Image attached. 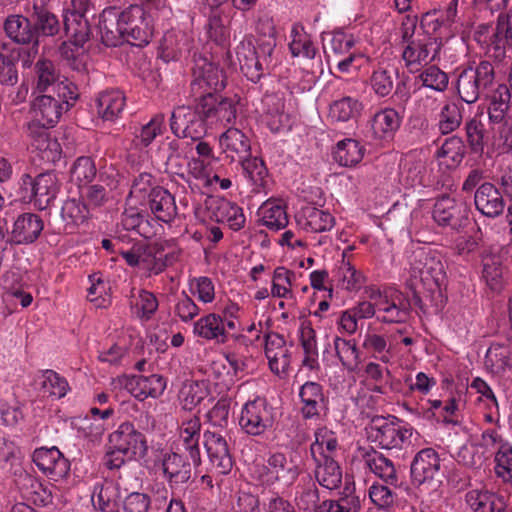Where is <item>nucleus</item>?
I'll list each match as a JSON object with an SVG mask.
<instances>
[{
	"instance_id": "nucleus-33",
	"label": "nucleus",
	"mask_w": 512,
	"mask_h": 512,
	"mask_svg": "<svg viewBox=\"0 0 512 512\" xmlns=\"http://www.w3.org/2000/svg\"><path fill=\"white\" fill-rule=\"evenodd\" d=\"M97 114L104 121L114 122L122 116L126 106V97L119 89H106L95 98Z\"/></svg>"
},
{
	"instance_id": "nucleus-3",
	"label": "nucleus",
	"mask_w": 512,
	"mask_h": 512,
	"mask_svg": "<svg viewBox=\"0 0 512 512\" xmlns=\"http://www.w3.org/2000/svg\"><path fill=\"white\" fill-rule=\"evenodd\" d=\"M367 430L368 439L387 450L403 449L413 435V428L396 417L375 416Z\"/></svg>"
},
{
	"instance_id": "nucleus-22",
	"label": "nucleus",
	"mask_w": 512,
	"mask_h": 512,
	"mask_svg": "<svg viewBox=\"0 0 512 512\" xmlns=\"http://www.w3.org/2000/svg\"><path fill=\"white\" fill-rule=\"evenodd\" d=\"M26 13L31 16L37 45L41 38L55 37L60 33L62 23L59 17L42 0H33L31 9H26Z\"/></svg>"
},
{
	"instance_id": "nucleus-55",
	"label": "nucleus",
	"mask_w": 512,
	"mask_h": 512,
	"mask_svg": "<svg viewBox=\"0 0 512 512\" xmlns=\"http://www.w3.org/2000/svg\"><path fill=\"white\" fill-rule=\"evenodd\" d=\"M363 376L371 384L370 390L374 393L385 395L391 388V372L378 362H367L363 367Z\"/></svg>"
},
{
	"instance_id": "nucleus-23",
	"label": "nucleus",
	"mask_w": 512,
	"mask_h": 512,
	"mask_svg": "<svg viewBox=\"0 0 512 512\" xmlns=\"http://www.w3.org/2000/svg\"><path fill=\"white\" fill-rule=\"evenodd\" d=\"M203 437L204 447L212 467L219 474H228L233 467V459L224 436L219 432L207 430Z\"/></svg>"
},
{
	"instance_id": "nucleus-10",
	"label": "nucleus",
	"mask_w": 512,
	"mask_h": 512,
	"mask_svg": "<svg viewBox=\"0 0 512 512\" xmlns=\"http://www.w3.org/2000/svg\"><path fill=\"white\" fill-rule=\"evenodd\" d=\"M21 189L26 192L23 199H29L40 210L46 209L56 198L59 191L58 180L53 173H42L36 178L25 174L21 177Z\"/></svg>"
},
{
	"instance_id": "nucleus-44",
	"label": "nucleus",
	"mask_w": 512,
	"mask_h": 512,
	"mask_svg": "<svg viewBox=\"0 0 512 512\" xmlns=\"http://www.w3.org/2000/svg\"><path fill=\"white\" fill-rule=\"evenodd\" d=\"M314 441L310 445L312 460H323L334 458L339 449L336 434L327 427H318L314 432Z\"/></svg>"
},
{
	"instance_id": "nucleus-36",
	"label": "nucleus",
	"mask_w": 512,
	"mask_h": 512,
	"mask_svg": "<svg viewBox=\"0 0 512 512\" xmlns=\"http://www.w3.org/2000/svg\"><path fill=\"white\" fill-rule=\"evenodd\" d=\"M120 487L113 480L104 479L93 486L92 503L102 512H118Z\"/></svg>"
},
{
	"instance_id": "nucleus-17",
	"label": "nucleus",
	"mask_w": 512,
	"mask_h": 512,
	"mask_svg": "<svg viewBox=\"0 0 512 512\" xmlns=\"http://www.w3.org/2000/svg\"><path fill=\"white\" fill-rule=\"evenodd\" d=\"M109 444L112 449L133 457H143L148 450L145 436L130 422H123L109 435Z\"/></svg>"
},
{
	"instance_id": "nucleus-60",
	"label": "nucleus",
	"mask_w": 512,
	"mask_h": 512,
	"mask_svg": "<svg viewBox=\"0 0 512 512\" xmlns=\"http://www.w3.org/2000/svg\"><path fill=\"white\" fill-rule=\"evenodd\" d=\"M397 76V68L392 66H379L372 71L369 78L370 88L377 97H388L394 89V81Z\"/></svg>"
},
{
	"instance_id": "nucleus-49",
	"label": "nucleus",
	"mask_w": 512,
	"mask_h": 512,
	"mask_svg": "<svg viewBox=\"0 0 512 512\" xmlns=\"http://www.w3.org/2000/svg\"><path fill=\"white\" fill-rule=\"evenodd\" d=\"M365 147L356 139L346 138L339 141L332 156L340 166L353 167L363 159Z\"/></svg>"
},
{
	"instance_id": "nucleus-53",
	"label": "nucleus",
	"mask_w": 512,
	"mask_h": 512,
	"mask_svg": "<svg viewBox=\"0 0 512 512\" xmlns=\"http://www.w3.org/2000/svg\"><path fill=\"white\" fill-rule=\"evenodd\" d=\"M290 37L289 50L293 57H303L309 60L315 59L318 49L302 25L298 23L293 24Z\"/></svg>"
},
{
	"instance_id": "nucleus-11",
	"label": "nucleus",
	"mask_w": 512,
	"mask_h": 512,
	"mask_svg": "<svg viewBox=\"0 0 512 512\" xmlns=\"http://www.w3.org/2000/svg\"><path fill=\"white\" fill-rule=\"evenodd\" d=\"M442 40L439 37L422 34L412 39L405 47L402 57L410 72L420 66H426L435 61L441 50Z\"/></svg>"
},
{
	"instance_id": "nucleus-34",
	"label": "nucleus",
	"mask_w": 512,
	"mask_h": 512,
	"mask_svg": "<svg viewBox=\"0 0 512 512\" xmlns=\"http://www.w3.org/2000/svg\"><path fill=\"white\" fill-rule=\"evenodd\" d=\"M465 502L472 512H507L503 496L487 489H472L465 495Z\"/></svg>"
},
{
	"instance_id": "nucleus-7",
	"label": "nucleus",
	"mask_w": 512,
	"mask_h": 512,
	"mask_svg": "<svg viewBox=\"0 0 512 512\" xmlns=\"http://www.w3.org/2000/svg\"><path fill=\"white\" fill-rule=\"evenodd\" d=\"M191 91L196 100L205 95H214L226 86V75L218 64L195 53L193 56Z\"/></svg>"
},
{
	"instance_id": "nucleus-32",
	"label": "nucleus",
	"mask_w": 512,
	"mask_h": 512,
	"mask_svg": "<svg viewBox=\"0 0 512 512\" xmlns=\"http://www.w3.org/2000/svg\"><path fill=\"white\" fill-rule=\"evenodd\" d=\"M183 453L177 450L163 457V476L171 487L185 484L191 478V463Z\"/></svg>"
},
{
	"instance_id": "nucleus-48",
	"label": "nucleus",
	"mask_w": 512,
	"mask_h": 512,
	"mask_svg": "<svg viewBox=\"0 0 512 512\" xmlns=\"http://www.w3.org/2000/svg\"><path fill=\"white\" fill-rule=\"evenodd\" d=\"M335 278L338 286L349 292L359 291L367 280L362 271L358 270L349 259H346V252H343V258L337 267Z\"/></svg>"
},
{
	"instance_id": "nucleus-6",
	"label": "nucleus",
	"mask_w": 512,
	"mask_h": 512,
	"mask_svg": "<svg viewBox=\"0 0 512 512\" xmlns=\"http://www.w3.org/2000/svg\"><path fill=\"white\" fill-rule=\"evenodd\" d=\"M32 95L54 93L66 99H78L79 89L75 83L61 77L55 64L48 59H39L33 68Z\"/></svg>"
},
{
	"instance_id": "nucleus-16",
	"label": "nucleus",
	"mask_w": 512,
	"mask_h": 512,
	"mask_svg": "<svg viewBox=\"0 0 512 512\" xmlns=\"http://www.w3.org/2000/svg\"><path fill=\"white\" fill-rule=\"evenodd\" d=\"M411 268L414 276H418L430 290L436 288L439 291L445 279L444 265L439 258L418 249L413 252Z\"/></svg>"
},
{
	"instance_id": "nucleus-2",
	"label": "nucleus",
	"mask_w": 512,
	"mask_h": 512,
	"mask_svg": "<svg viewBox=\"0 0 512 512\" xmlns=\"http://www.w3.org/2000/svg\"><path fill=\"white\" fill-rule=\"evenodd\" d=\"M494 66L489 61H481L476 66L463 68L457 77L456 89L460 99L473 104L491 91L494 85Z\"/></svg>"
},
{
	"instance_id": "nucleus-18",
	"label": "nucleus",
	"mask_w": 512,
	"mask_h": 512,
	"mask_svg": "<svg viewBox=\"0 0 512 512\" xmlns=\"http://www.w3.org/2000/svg\"><path fill=\"white\" fill-rule=\"evenodd\" d=\"M32 460L37 468L50 480L59 481L69 475L70 462L55 446L35 449Z\"/></svg>"
},
{
	"instance_id": "nucleus-24",
	"label": "nucleus",
	"mask_w": 512,
	"mask_h": 512,
	"mask_svg": "<svg viewBox=\"0 0 512 512\" xmlns=\"http://www.w3.org/2000/svg\"><path fill=\"white\" fill-rule=\"evenodd\" d=\"M265 356L270 370L276 374H287L291 364V352L283 335L269 332L265 335Z\"/></svg>"
},
{
	"instance_id": "nucleus-37",
	"label": "nucleus",
	"mask_w": 512,
	"mask_h": 512,
	"mask_svg": "<svg viewBox=\"0 0 512 512\" xmlns=\"http://www.w3.org/2000/svg\"><path fill=\"white\" fill-rule=\"evenodd\" d=\"M364 108L363 103L356 97L342 96L333 100L329 105L328 120L331 123H347L357 121Z\"/></svg>"
},
{
	"instance_id": "nucleus-4",
	"label": "nucleus",
	"mask_w": 512,
	"mask_h": 512,
	"mask_svg": "<svg viewBox=\"0 0 512 512\" xmlns=\"http://www.w3.org/2000/svg\"><path fill=\"white\" fill-rule=\"evenodd\" d=\"M277 414V408L265 397L256 396L242 406L239 426L245 434L261 437L274 429Z\"/></svg>"
},
{
	"instance_id": "nucleus-27",
	"label": "nucleus",
	"mask_w": 512,
	"mask_h": 512,
	"mask_svg": "<svg viewBox=\"0 0 512 512\" xmlns=\"http://www.w3.org/2000/svg\"><path fill=\"white\" fill-rule=\"evenodd\" d=\"M474 204L482 215L489 218L500 216L506 206L502 193L490 182H484L476 189Z\"/></svg>"
},
{
	"instance_id": "nucleus-42",
	"label": "nucleus",
	"mask_w": 512,
	"mask_h": 512,
	"mask_svg": "<svg viewBox=\"0 0 512 512\" xmlns=\"http://www.w3.org/2000/svg\"><path fill=\"white\" fill-rule=\"evenodd\" d=\"M295 505L303 512H318L322 509V501L316 483L311 476L301 478L295 488Z\"/></svg>"
},
{
	"instance_id": "nucleus-63",
	"label": "nucleus",
	"mask_w": 512,
	"mask_h": 512,
	"mask_svg": "<svg viewBox=\"0 0 512 512\" xmlns=\"http://www.w3.org/2000/svg\"><path fill=\"white\" fill-rule=\"evenodd\" d=\"M90 287L87 289V299L97 308H106L111 304V286L101 272H95L88 277Z\"/></svg>"
},
{
	"instance_id": "nucleus-41",
	"label": "nucleus",
	"mask_w": 512,
	"mask_h": 512,
	"mask_svg": "<svg viewBox=\"0 0 512 512\" xmlns=\"http://www.w3.org/2000/svg\"><path fill=\"white\" fill-rule=\"evenodd\" d=\"M4 30L6 35L16 43L37 45L31 16L28 14L27 16L9 15L4 22Z\"/></svg>"
},
{
	"instance_id": "nucleus-61",
	"label": "nucleus",
	"mask_w": 512,
	"mask_h": 512,
	"mask_svg": "<svg viewBox=\"0 0 512 512\" xmlns=\"http://www.w3.org/2000/svg\"><path fill=\"white\" fill-rule=\"evenodd\" d=\"M214 215L217 222L227 224L233 231L241 230L246 223L243 209L238 204L226 199L218 201Z\"/></svg>"
},
{
	"instance_id": "nucleus-25",
	"label": "nucleus",
	"mask_w": 512,
	"mask_h": 512,
	"mask_svg": "<svg viewBox=\"0 0 512 512\" xmlns=\"http://www.w3.org/2000/svg\"><path fill=\"white\" fill-rule=\"evenodd\" d=\"M359 453L365 469H368L387 484L397 485V470L391 459L370 446L360 448Z\"/></svg>"
},
{
	"instance_id": "nucleus-28",
	"label": "nucleus",
	"mask_w": 512,
	"mask_h": 512,
	"mask_svg": "<svg viewBox=\"0 0 512 512\" xmlns=\"http://www.w3.org/2000/svg\"><path fill=\"white\" fill-rule=\"evenodd\" d=\"M267 472L276 481L292 485L301 473V469L292 455L283 452L270 453L266 460Z\"/></svg>"
},
{
	"instance_id": "nucleus-15",
	"label": "nucleus",
	"mask_w": 512,
	"mask_h": 512,
	"mask_svg": "<svg viewBox=\"0 0 512 512\" xmlns=\"http://www.w3.org/2000/svg\"><path fill=\"white\" fill-rule=\"evenodd\" d=\"M171 132L178 138L200 140L206 133L204 118L198 111L186 106L176 107L170 117Z\"/></svg>"
},
{
	"instance_id": "nucleus-9",
	"label": "nucleus",
	"mask_w": 512,
	"mask_h": 512,
	"mask_svg": "<svg viewBox=\"0 0 512 512\" xmlns=\"http://www.w3.org/2000/svg\"><path fill=\"white\" fill-rule=\"evenodd\" d=\"M299 413L303 420L318 422L329 410V396L322 384L306 381L299 387Z\"/></svg>"
},
{
	"instance_id": "nucleus-8",
	"label": "nucleus",
	"mask_w": 512,
	"mask_h": 512,
	"mask_svg": "<svg viewBox=\"0 0 512 512\" xmlns=\"http://www.w3.org/2000/svg\"><path fill=\"white\" fill-rule=\"evenodd\" d=\"M122 25L125 41L131 45L143 47L153 36L152 17L140 5H130L122 11Z\"/></svg>"
},
{
	"instance_id": "nucleus-59",
	"label": "nucleus",
	"mask_w": 512,
	"mask_h": 512,
	"mask_svg": "<svg viewBox=\"0 0 512 512\" xmlns=\"http://www.w3.org/2000/svg\"><path fill=\"white\" fill-rule=\"evenodd\" d=\"M333 348L336 357L347 371L354 372L358 368L361 360L355 340L336 335L333 337Z\"/></svg>"
},
{
	"instance_id": "nucleus-52",
	"label": "nucleus",
	"mask_w": 512,
	"mask_h": 512,
	"mask_svg": "<svg viewBox=\"0 0 512 512\" xmlns=\"http://www.w3.org/2000/svg\"><path fill=\"white\" fill-rule=\"evenodd\" d=\"M63 29L71 43L77 48L88 41L90 28L86 17L80 13H68L63 20Z\"/></svg>"
},
{
	"instance_id": "nucleus-14",
	"label": "nucleus",
	"mask_w": 512,
	"mask_h": 512,
	"mask_svg": "<svg viewBox=\"0 0 512 512\" xmlns=\"http://www.w3.org/2000/svg\"><path fill=\"white\" fill-rule=\"evenodd\" d=\"M468 207L450 196H442L434 203L432 218L443 228L459 231L467 225Z\"/></svg>"
},
{
	"instance_id": "nucleus-29",
	"label": "nucleus",
	"mask_w": 512,
	"mask_h": 512,
	"mask_svg": "<svg viewBox=\"0 0 512 512\" xmlns=\"http://www.w3.org/2000/svg\"><path fill=\"white\" fill-rule=\"evenodd\" d=\"M122 24V12L112 7L103 10L99 19V32L106 46L116 47L125 41Z\"/></svg>"
},
{
	"instance_id": "nucleus-26",
	"label": "nucleus",
	"mask_w": 512,
	"mask_h": 512,
	"mask_svg": "<svg viewBox=\"0 0 512 512\" xmlns=\"http://www.w3.org/2000/svg\"><path fill=\"white\" fill-rule=\"evenodd\" d=\"M236 56L242 73L253 83H257L268 70L259 58L255 44L250 38H245L239 43L236 47Z\"/></svg>"
},
{
	"instance_id": "nucleus-19",
	"label": "nucleus",
	"mask_w": 512,
	"mask_h": 512,
	"mask_svg": "<svg viewBox=\"0 0 512 512\" xmlns=\"http://www.w3.org/2000/svg\"><path fill=\"white\" fill-rule=\"evenodd\" d=\"M44 229L42 217L36 213L24 212L15 217L10 230L11 246L35 243Z\"/></svg>"
},
{
	"instance_id": "nucleus-45",
	"label": "nucleus",
	"mask_w": 512,
	"mask_h": 512,
	"mask_svg": "<svg viewBox=\"0 0 512 512\" xmlns=\"http://www.w3.org/2000/svg\"><path fill=\"white\" fill-rule=\"evenodd\" d=\"M426 170V164L421 158L407 155L400 164V182L405 187L426 186Z\"/></svg>"
},
{
	"instance_id": "nucleus-40",
	"label": "nucleus",
	"mask_w": 512,
	"mask_h": 512,
	"mask_svg": "<svg viewBox=\"0 0 512 512\" xmlns=\"http://www.w3.org/2000/svg\"><path fill=\"white\" fill-rule=\"evenodd\" d=\"M483 98L489 101L488 114L490 122L501 123L509 109L511 98L509 88L505 84L494 80L491 91L487 92Z\"/></svg>"
},
{
	"instance_id": "nucleus-43",
	"label": "nucleus",
	"mask_w": 512,
	"mask_h": 512,
	"mask_svg": "<svg viewBox=\"0 0 512 512\" xmlns=\"http://www.w3.org/2000/svg\"><path fill=\"white\" fill-rule=\"evenodd\" d=\"M60 217L63 225L58 227V232L73 234L87 219L88 207L78 199H67L61 207Z\"/></svg>"
},
{
	"instance_id": "nucleus-57",
	"label": "nucleus",
	"mask_w": 512,
	"mask_h": 512,
	"mask_svg": "<svg viewBox=\"0 0 512 512\" xmlns=\"http://www.w3.org/2000/svg\"><path fill=\"white\" fill-rule=\"evenodd\" d=\"M465 138L470 153L477 156L484 154V147L487 143L485 125L477 115L466 120L464 124Z\"/></svg>"
},
{
	"instance_id": "nucleus-47",
	"label": "nucleus",
	"mask_w": 512,
	"mask_h": 512,
	"mask_svg": "<svg viewBox=\"0 0 512 512\" xmlns=\"http://www.w3.org/2000/svg\"><path fill=\"white\" fill-rule=\"evenodd\" d=\"M314 476L317 483L329 490H335L342 483V468L334 459L313 460Z\"/></svg>"
},
{
	"instance_id": "nucleus-5",
	"label": "nucleus",
	"mask_w": 512,
	"mask_h": 512,
	"mask_svg": "<svg viewBox=\"0 0 512 512\" xmlns=\"http://www.w3.org/2000/svg\"><path fill=\"white\" fill-rule=\"evenodd\" d=\"M365 294L378 307V321L403 323L409 318L411 305L400 290L394 287L381 290L376 286H368Z\"/></svg>"
},
{
	"instance_id": "nucleus-58",
	"label": "nucleus",
	"mask_w": 512,
	"mask_h": 512,
	"mask_svg": "<svg viewBox=\"0 0 512 512\" xmlns=\"http://www.w3.org/2000/svg\"><path fill=\"white\" fill-rule=\"evenodd\" d=\"M464 106L458 102L445 103L437 118V128L441 135L455 132L463 122Z\"/></svg>"
},
{
	"instance_id": "nucleus-50",
	"label": "nucleus",
	"mask_w": 512,
	"mask_h": 512,
	"mask_svg": "<svg viewBox=\"0 0 512 512\" xmlns=\"http://www.w3.org/2000/svg\"><path fill=\"white\" fill-rule=\"evenodd\" d=\"M299 223L306 231L321 233L333 228L335 218L328 211L316 207H306L302 210Z\"/></svg>"
},
{
	"instance_id": "nucleus-20",
	"label": "nucleus",
	"mask_w": 512,
	"mask_h": 512,
	"mask_svg": "<svg viewBox=\"0 0 512 512\" xmlns=\"http://www.w3.org/2000/svg\"><path fill=\"white\" fill-rule=\"evenodd\" d=\"M236 329V322H223L220 313H208L203 315L193 324L194 336L217 344L228 341L229 330Z\"/></svg>"
},
{
	"instance_id": "nucleus-30",
	"label": "nucleus",
	"mask_w": 512,
	"mask_h": 512,
	"mask_svg": "<svg viewBox=\"0 0 512 512\" xmlns=\"http://www.w3.org/2000/svg\"><path fill=\"white\" fill-rule=\"evenodd\" d=\"M127 298L132 315L141 322L152 320L158 311L159 300L151 291L131 287Z\"/></svg>"
},
{
	"instance_id": "nucleus-62",
	"label": "nucleus",
	"mask_w": 512,
	"mask_h": 512,
	"mask_svg": "<svg viewBox=\"0 0 512 512\" xmlns=\"http://www.w3.org/2000/svg\"><path fill=\"white\" fill-rule=\"evenodd\" d=\"M392 346L393 343H389L385 335L377 333H366L362 343V347L371 358L380 361L382 364L391 362L393 358Z\"/></svg>"
},
{
	"instance_id": "nucleus-13",
	"label": "nucleus",
	"mask_w": 512,
	"mask_h": 512,
	"mask_svg": "<svg viewBox=\"0 0 512 512\" xmlns=\"http://www.w3.org/2000/svg\"><path fill=\"white\" fill-rule=\"evenodd\" d=\"M198 109L204 118L205 125L227 126L233 123L237 115V107L231 98L205 95L199 99Z\"/></svg>"
},
{
	"instance_id": "nucleus-56",
	"label": "nucleus",
	"mask_w": 512,
	"mask_h": 512,
	"mask_svg": "<svg viewBox=\"0 0 512 512\" xmlns=\"http://www.w3.org/2000/svg\"><path fill=\"white\" fill-rule=\"evenodd\" d=\"M257 30L262 35L257 39L256 51L263 65L269 69L276 47L275 29L272 21L265 20L259 22Z\"/></svg>"
},
{
	"instance_id": "nucleus-1",
	"label": "nucleus",
	"mask_w": 512,
	"mask_h": 512,
	"mask_svg": "<svg viewBox=\"0 0 512 512\" xmlns=\"http://www.w3.org/2000/svg\"><path fill=\"white\" fill-rule=\"evenodd\" d=\"M412 485L423 495L440 497L443 472L441 458L433 448L418 451L410 465Z\"/></svg>"
},
{
	"instance_id": "nucleus-31",
	"label": "nucleus",
	"mask_w": 512,
	"mask_h": 512,
	"mask_svg": "<svg viewBox=\"0 0 512 512\" xmlns=\"http://www.w3.org/2000/svg\"><path fill=\"white\" fill-rule=\"evenodd\" d=\"M143 205L148 206L153 216L164 223H171L177 215L174 196L161 186H156L152 190Z\"/></svg>"
},
{
	"instance_id": "nucleus-39",
	"label": "nucleus",
	"mask_w": 512,
	"mask_h": 512,
	"mask_svg": "<svg viewBox=\"0 0 512 512\" xmlns=\"http://www.w3.org/2000/svg\"><path fill=\"white\" fill-rule=\"evenodd\" d=\"M413 73H417L414 77L415 91L427 88L435 92H444L449 84V77L446 72L437 65H426L417 68Z\"/></svg>"
},
{
	"instance_id": "nucleus-51",
	"label": "nucleus",
	"mask_w": 512,
	"mask_h": 512,
	"mask_svg": "<svg viewBox=\"0 0 512 512\" xmlns=\"http://www.w3.org/2000/svg\"><path fill=\"white\" fill-rule=\"evenodd\" d=\"M484 363L492 374L502 375L505 373L512 366L510 345L492 343L486 352Z\"/></svg>"
},
{
	"instance_id": "nucleus-46",
	"label": "nucleus",
	"mask_w": 512,
	"mask_h": 512,
	"mask_svg": "<svg viewBox=\"0 0 512 512\" xmlns=\"http://www.w3.org/2000/svg\"><path fill=\"white\" fill-rule=\"evenodd\" d=\"M120 224L123 229L134 231L145 239H150L156 234L154 226L147 219V215L137 207L132 206V203H127V207L121 214Z\"/></svg>"
},
{
	"instance_id": "nucleus-35",
	"label": "nucleus",
	"mask_w": 512,
	"mask_h": 512,
	"mask_svg": "<svg viewBox=\"0 0 512 512\" xmlns=\"http://www.w3.org/2000/svg\"><path fill=\"white\" fill-rule=\"evenodd\" d=\"M126 388L137 399L143 401L148 397L161 396L166 388V381L161 375L133 376L126 384Z\"/></svg>"
},
{
	"instance_id": "nucleus-12",
	"label": "nucleus",
	"mask_w": 512,
	"mask_h": 512,
	"mask_svg": "<svg viewBox=\"0 0 512 512\" xmlns=\"http://www.w3.org/2000/svg\"><path fill=\"white\" fill-rule=\"evenodd\" d=\"M32 112L41 127H54L63 112L68 111L77 99H66L54 93H39L33 95Z\"/></svg>"
},
{
	"instance_id": "nucleus-54",
	"label": "nucleus",
	"mask_w": 512,
	"mask_h": 512,
	"mask_svg": "<svg viewBox=\"0 0 512 512\" xmlns=\"http://www.w3.org/2000/svg\"><path fill=\"white\" fill-rule=\"evenodd\" d=\"M401 125V117L393 108H385L372 118V131L377 138H390L399 129Z\"/></svg>"
},
{
	"instance_id": "nucleus-64",
	"label": "nucleus",
	"mask_w": 512,
	"mask_h": 512,
	"mask_svg": "<svg viewBox=\"0 0 512 512\" xmlns=\"http://www.w3.org/2000/svg\"><path fill=\"white\" fill-rule=\"evenodd\" d=\"M465 155L466 146L464 140L456 135L446 138L436 152V156L439 159H443L448 168L458 167L465 158Z\"/></svg>"
},
{
	"instance_id": "nucleus-21",
	"label": "nucleus",
	"mask_w": 512,
	"mask_h": 512,
	"mask_svg": "<svg viewBox=\"0 0 512 512\" xmlns=\"http://www.w3.org/2000/svg\"><path fill=\"white\" fill-rule=\"evenodd\" d=\"M201 421L196 415L183 418L178 427L177 450L187 453L192 464L197 467L201 464L200 437Z\"/></svg>"
},
{
	"instance_id": "nucleus-38",
	"label": "nucleus",
	"mask_w": 512,
	"mask_h": 512,
	"mask_svg": "<svg viewBox=\"0 0 512 512\" xmlns=\"http://www.w3.org/2000/svg\"><path fill=\"white\" fill-rule=\"evenodd\" d=\"M259 221L271 231H279L288 225V214L282 200L268 199L257 211Z\"/></svg>"
}]
</instances>
